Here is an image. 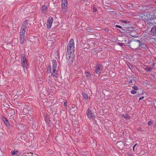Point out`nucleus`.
Instances as JSON below:
<instances>
[{"label":"nucleus","mask_w":156,"mask_h":156,"mask_svg":"<svg viewBox=\"0 0 156 156\" xmlns=\"http://www.w3.org/2000/svg\"><path fill=\"white\" fill-rule=\"evenodd\" d=\"M146 69H147V71H151L152 70V67H151L149 68H146Z\"/></svg>","instance_id":"a878e982"},{"label":"nucleus","mask_w":156,"mask_h":156,"mask_svg":"<svg viewBox=\"0 0 156 156\" xmlns=\"http://www.w3.org/2000/svg\"><path fill=\"white\" fill-rule=\"evenodd\" d=\"M154 106H155V103H154Z\"/></svg>","instance_id":"49530a36"},{"label":"nucleus","mask_w":156,"mask_h":156,"mask_svg":"<svg viewBox=\"0 0 156 156\" xmlns=\"http://www.w3.org/2000/svg\"><path fill=\"white\" fill-rule=\"evenodd\" d=\"M82 156H86L85 155H83Z\"/></svg>","instance_id":"a18cd8bd"},{"label":"nucleus","mask_w":156,"mask_h":156,"mask_svg":"<svg viewBox=\"0 0 156 156\" xmlns=\"http://www.w3.org/2000/svg\"><path fill=\"white\" fill-rule=\"evenodd\" d=\"M115 26L119 28H120V29H121L122 28V27L121 26H119V25H116Z\"/></svg>","instance_id":"473e14b6"},{"label":"nucleus","mask_w":156,"mask_h":156,"mask_svg":"<svg viewBox=\"0 0 156 156\" xmlns=\"http://www.w3.org/2000/svg\"><path fill=\"white\" fill-rule=\"evenodd\" d=\"M47 8V7L45 5H44L42 6L41 8V10L43 12L45 13L46 12Z\"/></svg>","instance_id":"2eb2a0df"},{"label":"nucleus","mask_w":156,"mask_h":156,"mask_svg":"<svg viewBox=\"0 0 156 156\" xmlns=\"http://www.w3.org/2000/svg\"><path fill=\"white\" fill-rule=\"evenodd\" d=\"M154 65V64H153V66Z\"/></svg>","instance_id":"de8ad7c7"},{"label":"nucleus","mask_w":156,"mask_h":156,"mask_svg":"<svg viewBox=\"0 0 156 156\" xmlns=\"http://www.w3.org/2000/svg\"><path fill=\"white\" fill-rule=\"evenodd\" d=\"M26 30L25 29V27L23 26L22 27L20 30V36H25V31Z\"/></svg>","instance_id":"6e6552de"},{"label":"nucleus","mask_w":156,"mask_h":156,"mask_svg":"<svg viewBox=\"0 0 156 156\" xmlns=\"http://www.w3.org/2000/svg\"><path fill=\"white\" fill-rule=\"evenodd\" d=\"M151 21H148L147 22H144L146 24L149 25V26H152L153 25V23L151 22Z\"/></svg>","instance_id":"a211bd4d"},{"label":"nucleus","mask_w":156,"mask_h":156,"mask_svg":"<svg viewBox=\"0 0 156 156\" xmlns=\"http://www.w3.org/2000/svg\"><path fill=\"white\" fill-rule=\"evenodd\" d=\"M56 68H52V76L53 77H56L58 75L57 71Z\"/></svg>","instance_id":"1a4fd4ad"},{"label":"nucleus","mask_w":156,"mask_h":156,"mask_svg":"<svg viewBox=\"0 0 156 156\" xmlns=\"http://www.w3.org/2000/svg\"><path fill=\"white\" fill-rule=\"evenodd\" d=\"M97 11V9L94 7H93V12H95Z\"/></svg>","instance_id":"2f4dec72"},{"label":"nucleus","mask_w":156,"mask_h":156,"mask_svg":"<svg viewBox=\"0 0 156 156\" xmlns=\"http://www.w3.org/2000/svg\"><path fill=\"white\" fill-rule=\"evenodd\" d=\"M64 105L65 107H66L67 106L66 102H64Z\"/></svg>","instance_id":"4c0bfd02"},{"label":"nucleus","mask_w":156,"mask_h":156,"mask_svg":"<svg viewBox=\"0 0 156 156\" xmlns=\"http://www.w3.org/2000/svg\"><path fill=\"white\" fill-rule=\"evenodd\" d=\"M122 25H124L127 23V21L124 20H122L120 21Z\"/></svg>","instance_id":"5701e85b"},{"label":"nucleus","mask_w":156,"mask_h":156,"mask_svg":"<svg viewBox=\"0 0 156 156\" xmlns=\"http://www.w3.org/2000/svg\"><path fill=\"white\" fill-rule=\"evenodd\" d=\"M10 112H11V116H12L13 115H15V111L14 110L11 109L10 110Z\"/></svg>","instance_id":"b1692460"},{"label":"nucleus","mask_w":156,"mask_h":156,"mask_svg":"<svg viewBox=\"0 0 156 156\" xmlns=\"http://www.w3.org/2000/svg\"><path fill=\"white\" fill-rule=\"evenodd\" d=\"M151 32L152 34L153 35H154L156 34V26H154L151 28Z\"/></svg>","instance_id":"f8f14e48"},{"label":"nucleus","mask_w":156,"mask_h":156,"mask_svg":"<svg viewBox=\"0 0 156 156\" xmlns=\"http://www.w3.org/2000/svg\"><path fill=\"white\" fill-rule=\"evenodd\" d=\"M139 17L144 22H147L148 21H151L154 19V18L153 16V13H151V12L141 13L139 15Z\"/></svg>","instance_id":"f257e3e1"},{"label":"nucleus","mask_w":156,"mask_h":156,"mask_svg":"<svg viewBox=\"0 0 156 156\" xmlns=\"http://www.w3.org/2000/svg\"><path fill=\"white\" fill-rule=\"evenodd\" d=\"M132 87L135 90H137L138 89V87L136 86H134Z\"/></svg>","instance_id":"bb28decb"},{"label":"nucleus","mask_w":156,"mask_h":156,"mask_svg":"<svg viewBox=\"0 0 156 156\" xmlns=\"http://www.w3.org/2000/svg\"><path fill=\"white\" fill-rule=\"evenodd\" d=\"M110 73H112V71H111V72H110Z\"/></svg>","instance_id":"c03bdc74"},{"label":"nucleus","mask_w":156,"mask_h":156,"mask_svg":"<svg viewBox=\"0 0 156 156\" xmlns=\"http://www.w3.org/2000/svg\"><path fill=\"white\" fill-rule=\"evenodd\" d=\"M74 40L71 39L70 40L67 46V52L69 54L73 52H74Z\"/></svg>","instance_id":"7ed1b4c3"},{"label":"nucleus","mask_w":156,"mask_h":156,"mask_svg":"<svg viewBox=\"0 0 156 156\" xmlns=\"http://www.w3.org/2000/svg\"><path fill=\"white\" fill-rule=\"evenodd\" d=\"M62 9L63 13H65L66 11L67 6V0H62Z\"/></svg>","instance_id":"39448f33"},{"label":"nucleus","mask_w":156,"mask_h":156,"mask_svg":"<svg viewBox=\"0 0 156 156\" xmlns=\"http://www.w3.org/2000/svg\"><path fill=\"white\" fill-rule=\"evenodd\" d=\"M86 114L88 118L90 120L94 119L95 117L89 108L87 110Z\"/></svg>","instance_id":"423d86ee"},{"label":"nucleus","mask_w":156,"mask_h":156,"mask_svg":"<svg viewBox=\"0 0 156 156\" xmlns=\"http://www.w3.org/2000/svg\"><path fill=\"white\" fill-rule=\"evenodd\" d=\"M28 24V21L27 20L23 22L22 27H23V26L25 27V29H26L27 27Z\"/></svg>","instance_id":"dca6fc26"},{"label":"nucleus","mask_w":156,"mask_h":156,"mask_svg":"<svg viewBox=\"0 0 156 156\" xmlns=\"http://www.w3.org/2000/svg\"><path fill=\"white\" fill-rule=\"evenodd\" d=\"M155 103H156V101L155 102Z\"/></svg>","instance_id":"09e8293b"},{"label":"nucleus","mask_w":156,"mask_h":156,"mask_svg":"<svg viewBox=\"0 0 156 156\" xmlns=\"http://www.w3.org/2000/svg\"><path fill=\"white\" fill-rule=\"evenodd\" d=\"M103 68V67L101 65L98 64L97 65L95 71L96 73L98 74H100Z\"/></svg>","instance_id":"0eeeda50"},{"label":"nucleus","mask_w":156,"mask_h":156,"mask_svg":"<svg viewBox=\"0 0 156 156\" xmlns=\"http://www.w3.org/2000/svg\"><path fill=\"white\" fill-rule=\"evenodd\" d=\"M47 28H49V25H48V23H49V18H48L47 19Z\"/></svg>","instance_id":"7c9ffc66"},{"label":"nucleus","mask_w":156,"mask_h":156,"mask_svg":"<svg viewBox=\"0 0 156 156\" xmlns=\"http://www.w3.org/2000/svg\"><path fill=\"white\" fill-rule=\"evenodd\" d=\"M119 45L120 46H123V44L122 43H118Z\"/></svg>","instance_id":"c9c22d12"},{"label":"nucleus","mask_w":156,"mask_h":156,"mask_svg":"<svg viewBox=\"0 0 156 156\" xmlns=\"http://www.w3.org/2000/svg\"><path fill=\"white\" fill-rule=\"evenodd\" d=\"M3 119L4 122V123H5V125L7 126H9V122H8V121L7 119L6 118L4 117V118H3Z\"/></svg>","instance_id":"ddd939ff"},{"label":"nucleus","mask_w":156,"mask_h":156,"mask_svg":"<svg viewBox=\"0 0 156 156\" xmlns=\"http://www.w3.org/2000/svg\"><path fill=\"white\" fill-rule=\"evenodd\" d=\"M104 30L105 31H108V30L107 29H106Z\"/></svg>","instance_id":"58836bf2"},{"label":"nucleus","mask_w":156,"mask_h":156,"mask_svg":"<svg viewBox=\"0 0 156 156\" xmlns=\"http://www.w3.org/2000/svg\"><path fill=\"white\" fill-rule=\"evenodd\" d=\"M53 21V18L51 17H49V28H50L51 27V24Z\"/></svg>","instance_id":"f3484780"},{"label":"nucleus","mask_w":156,"mask_h":156,"mask_svg":"<svg viewBox=\"0 0 156 156\" xmlns=\"http://www.w3.org/2000/svg\"><path fill=\"white\" fill-rule=\"evenodd\" d=\"M55 40L54 38H52L51 40H49V44H51L50 46H53L55 44Z\"/></svg>","instance_id":"9b49d317"},{"label":"nucleus","mask_w":156,"mask_h":156,"mask_svg":"<svg viewBox=\"0 0 156 156\" xmlns=\"http://www.w3.org/2000/svg\"><path fill=\"white\" fill-rule=\"evenodd\" d=\"M18 152V151H14L11 152V154L12 155H15L17 154Z\"/></svg>","instance_id":"393cba45"},{"label":"nucleus","mask_w":156,"mask_h":156,"mask_svg":"<svg viewBox=\"0 0 156 156\" xmlns=\"http://www.w3.org/2000/svg\"><path fill=\"white\" fill-rule=\"evenodd\" d=\"M85 73L87 76H91V74L90 73H89L86 72Z\"/></svg>","instance_id":"cd10ccee"},{"label":"nucleus","mask_w":156,"mask_h":156,"mask_svg":"<svg viewBox=\"0 0 156 156\" xmlns=\"http://www.w3.org/2000/svg\"><path fill=\"white\" fill-rule=\"evenodd\" d=\"M131 94H136V92L134 90H132L131 91Z\"/></svg>","instance_id":"c85d7f7f"},{"label":"nucleus","mask_w":156,"mask_h":156,"mask_svg":"<svg viewBox=\"0 0 156 156\" xmlns=\"http://www.w3.org/2000/svg\"><path fill=\"white\" fill-rule=\"evenodd\" d=\"M21 60L23 68H27L28 66V63L25 55L23 54H22Z\"/></svg>","instance_id":"20e7f679"},{"label":"nucleus","mask_w":156,"mask_h":156,"mask_svg":"<svg viewBox=\"0 0 156 156\" xmlns=\"http://www.w3.org/2000/svg\"><path fill=\"white\" fill-rule=\"evenodd\" d=\"M55 53H57V51H56L55 50Z\"/></svg>","instance_id":"a19ab883"},{"label":"nucleus","mask_w":156,"mask_h":156,"mask_svg":"<svg viewBox=\"0 0 156 156\" xmlns=\"http://www.w3.org/2000/svg\"><path fill=\"white\" fill-rule=\"evenodd\" d=\"M34 41H33V42H34L35 43H38L39 41L38 38L37 37H34Z\"/></svg>","instance_id":"6ab92c4d"},{"label":"nucleus","mask_w":156,"mask_h":156,"mask_svg":"<svg viewBox=\"0 0 156 156\" xmlns=\"http://www.w3.org/2000/svg\"><path fill=\"white\" fill-rule=\"evenodd\" d=\"M123 117L126 119H129V116L127 114L123 115Z\"/></svg>","instance_id":"412c9836"},{"label":"nucleus","mask_w":156,"mask_h":156,"mask_svg":"<svg viewBox=\"0 0 156 156\" xmlns=\"http://www.w3.org/2000/svg\"><path fill=\"white\" fill-rule=\"evenodd\" d=\"M151 13H153V18H154V19H156V10L154 11L153 12H151Z\"/></svg>","instance_id":"4be33fe9"},{"label":"nucleus","mask_w":156,"mask_h":156,"mask_svg":"<svg viewBox=\"0 0 156 156\" xmlns=\"http://www.w3.org/2000/svg\"><path fill=\"white\" fill-rule=\"evenodd\" d=\"M129 46L133 49L136 50L139 46L143 45V44H141L140 41L138 40H132L129 42Z\"/></svg>","instance_id":"f03ea898"},{"label":"nucleus","mask_w":156,"mask_h":156,"mask_svg":"<svg viewBox=\"0 0 156 156\" xmlns=\"http://www.w3.org/2000/svg\"><path fill=\"white\" fill-rule=\"evenodd\" d=\"M25 39V36H20V42L21 44H23Z\"/></svg>","instance_id":"4468645a"},{"label":"nucleus","mask_w":156,"mask_h":156,"mask_svg":"<svg viewBox=\"0 0 156 156\" xmlns=\"http://www.w3.org/2000/svg\"><path fill=\"white\" fill-rule=\"evenodd\" d=\"M83 97L85 99H87L88 98V96L87 94L86 93H83Z\"/></svg>","instance_id":"aec40b11"},{"label":"nucleus","mask_w":156,"mask_h":156,"mask_svg":"<svg viewBox=\"0 0 156 156\" xmlns=\"http://www.w3.org/2000/svg\"><path fill=\"white\" fill-rule=\"evenodd\" d=\"M137 145V144H136L134 145V146L133 147V151H134V148Z\"/></svg>","instance_id":"e433bc0d"},{"label":"nucleus","mask_w":156,"mask_h":156,"mask_svg":"<svg viewBox=\"0 0 156 156\" xmlns=\"http://www.w3.org/2000/svg\"><path fill=\"white\" fill-rule=\"evenodd\" d=\"M45 120L46 122H48V118H47L46 117H45Z\"/></svg>","instance_id":"f704fd0d"},{"label":"nucleus","mask_w":156,"mask_h":156,"mask_svg":"<svg viewBox=\"0 0 156 156\" xmlns=\"http://www.w3.org/2000/svg\"><path fill=\"white\" fill-rule=\"evenodd\" d=\"M46 38H47V39H48V37H47V36H46L45 37Z\"/></svg>","instance_id":"79ce46f5"},{"label":"nucleus","mask_w":156,"mask_h":156,"mask_svg":"<svg viewBox=\"0 0 156 156\" xmlns=\"http://www.w3.org/2000/svg\"><path fill=\"white\" fill-rule=\"evenodd\" d=\"M132 80H130V82H129V83H132Z\"/></svg>","instance_id":"ea45409f"},{"label":"nucleus","mask_w":156,"mask_h":156,"mask_svg":"<svg viewBox=\"0 0 156 156\" xmlns=\"http://www.w3.org/2000/svg\"><path fill=\"white\" fill-rule=\"evenodd\" d=\"M152 122L151 121H149L148 122V124L149 126L151 125L152 124Z\"/></svg>","instance_id":"c756f323"},{"label":"nucleus","mask_w":156,"mask_h":156,"mask_svg":"<svg viewBox=\"0 0 156 156\" xmlns=\"http://www.w3.org/2000/svg\"><path fill=\"white\" fill-rule=\"evenodd\" d=\"M26 110V109H25V108H24V109H23V111H25Z\"/></svg>","instance_id":"37998d69"},{"label":"nucleus","mask_w":156,"mask_h":156,"mask_svg":"<svg viewBox=\"0 0 156 156\" xmlns=\"http://www.w3.org/2000/svg\"><path fill=\"white\" fill-rule=\"evenodd\" d=\"M144 98V96H142L141 97H140L139 98V101L142 100Z\"/></svg>","instance_id":"72a5a7b5"},{"label":"nucleus","mask_w":156,"mask_h":156,"mask_svg":"<svg viewBox=\"0 0 156 156\" xmlns=\"http://www.w3.org/2000/svg\"><path fill=\"white\" fill-rule=\"evenodd\" d=\"M52 68H56L57 67V62L55 60H53L52 61Z\"/></svg>","instance_id":"9d476101"}]
</instances>
